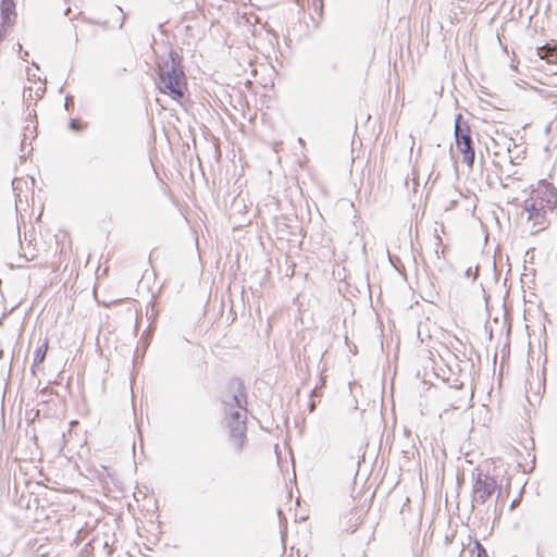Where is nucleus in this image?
Masks as SVG:
<instances>
[{
  "label": "nucleus",
  "mask_w": 557,
  "mask_h": 557,
  "mask_svg": "<svg viewBox=\"0 0 557 557\" xmlns=\"http://www.w3.org/2000/svg\"><path fill=\"white\" fill-rule=\"evenodd\" d=\"M557 210V189L546 181H540L532 186L523 200L520 220L525 230L535 235L546 230L550 222L549 213Z\"/></svg>",
  "instance_id": "obj_1"
},
{
  "label": "nucleus",
  "mask_w": 557,
  "mask_h": 557,
  "mask_svg": "<svg viewBox=\"0 0 557 557\" xmlns=\"http://www.w3.org/2000/svg\"><path fill=\"white\" fill-rule=\"evenodd\" d=\"M242 382L233 381L230 392L223 397L225 420L230 429V444L240 453L246 441V396Z\"/></svg>",
  "instance_id": "obj_2"
},
{
  "label": "nucleus",
  "mask_w": 557,
  "mask_h": 557,
  "mask_svg": "<svg viewBox=\"0 0 557 557\" xmlns=\"http://www.w3.org/2000/svg\"><path fill=\"white\" fill-rule=\"evenodd\" d=\"M157 89L182 104L188 94V84L183 67L171 53L170 60L158 65Z\"/></svg>",
  "instance_id": "obj_3"
},
{
  "label": "nucleus",
  "mask_w": 557,
  "mask_h": 557,
  "mask_svg": "<svg viewBox=\"0 0 557 557\" xmlns=\"http://www.w3.org/2000/svg\"><path fill=\"white\" fill-rule=\"evenodd\" d=\"M462 115L457 114L455 120V140L457 151L462 156V162L472 169L474 164L475 151L471 138V129L467 124L461 125Z\"/></svg>",
  "instance_id": "obj_4"
},
{
  "label": "nucleus",
  "mask_w": 557,
  "mask_h": 557,
  "mask_svg": "<svg viewBox=\"0 0 557 557\" xmlns=\"http://www.w3.org/2000/svg\"><path fill=\"white\" fill-rule=\"evenodd\" d=\"M496 480L485 473L479 472L472 486V507L484 504L496 491Z\"/></svg>",
  "instance_id": "obj_5"
},
{
  "label": "nucleus",
  "mask_w": 557,
  "mask_h": 557,
  "mask_svg": "<svg viewBox=\"0 0 557 557\" xmlns=\"http://www.w3.org/2000/svg\"><path fill=\"white\" fill-rule=\"evenodd\" d=\"M443 397L449 407L460 408L466 404L467 392L463 391L462 384L457 387L448 386L445 389Z\"/></svg>",
  "instance_id": "obj_6"
},
{
  "label": "nucleus",
  "mask_w": 557,
  "mask_h": 557,
  "mask_svg": "<svg viewBox=\"0 0 557 557\" xmlns=\"http://www.w3.org/2000/svg\"><path fill=\"white\" fill-rule=\"evenodd\" d=\"M2 24L11 25L16 16L14 0H2L0 3Z\"/></svg>",
  "instance_id": "obj_7"
},
{
  "label": "nucleus",
  "mask_w": 557,
  "mask_h": 557,
  "mask_svg": "<svg viewBox=\"0 0 557 557\" xmlns=\"http://www.w3.org/2000/svg\"><path fill=\"white\" fill-rule=\"evenodd\" d=\"M541 59L546 60L548 63H557V46L546 45L541 47L537 51Z\"/></svg>",
  "instance_id": "obj_8"
},
{
  "label": "nucleus",
  "mask_w": 557,
  "mask_h": 557,
  "mask_svg": "<svg viewBox=\"0 0 557 557\" xmlns=\"http://www.w3.org/2000/svg\"><path fill=\"white\" fill-rule=\"evenodd\" d=\"M47 350H36L32 366V372L35 374L36 368L45 360Z\"/></svg>",
  "instance_id": "obj_9"
},
{
  "label": "nucleus",
  "mask_w": 557,
  "mask_h": 557,
  "mask_svg": "<svg viewBox=\"0 0 557 557\" xmlns=\"http://www.w3.org/2000/svg\"><path fill=\"white\" fill-rule=\"evenodd\" d=\"M471 554H472V557H488L486 549L478 541L475 542L474 548L472 549Z\"/></svg>",
  "instance_id": "obj_10"
},
{
  "label": "nucleus",
  "mask_w": 557,
  "mask_h": 557,
  "mask_svg": "<svg viewBox=\"0 0 557 557\" xmlns=\"http://www.w3.org/2000/svg\"><path fill=\"white\" fill-rule=\"evenodd\" d=\"M314 410V404H311L310 405V411H313Z\"/></svg>",
  "instance_id": "obj_11"
},
{
  "label": "nucleus",
  "mask_w": 557,
  "mask_h": 557,
  "mask_svg": "<svg viewBox=\"0 0 557 557\" xmlns=\"http://www.w3.org/2000/svg\"><path fill=\"white\" fill-rule=\"evenodd\" d=\"M137 358H138V356H137V355H135V356H134V362H136V361H137Z\"/></svg>",
  "instance_id": "obj_12"
},
{
  "label": "nucleus",
  "mask_w": 557,
  "mask_h": 557,
  "mask_svg": "<svg viewBox=\"0 0 557 557\" xmlns=\"http://www.w3.org/2000/svg\"><path fill=\"white\" fill-rule=\"evenodd\" d=\"M2 355H3V350L0 349V358H2Z\"/></svg>",
  "instance_id": "obj_13"
}]
</instances>
